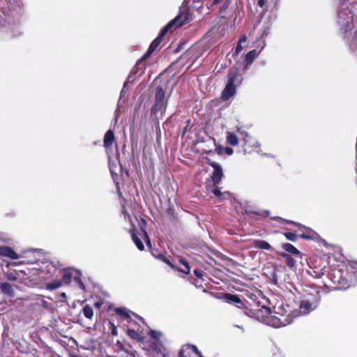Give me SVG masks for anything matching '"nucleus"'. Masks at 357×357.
<instances>
[{"mask_svg":"<svg viewBox=\"0 0 357 357\" xmlns=\"http://www.w3.org/2000/svg\"><path fill=\"white\" fill-rule=\"evenodd\" d=\"M147 248L153 257L164 261L172 269L177 270L184 274L190 273V268L187 261L179 259L177 261L172 263L169 260L170 257L167 255L163 247H147Z\"/></svg>","mask_w":357,"mask_h":357,"instance_id":"obj_1","label":"nucleus"},{"mask_svg":"<svg viewBox=\"0 0 357 357\" xmlns=\"http://www.w3.org/2000/svg\"><path fill=\"white\" fill-rule=\"evenodd\" d=\"M227 77V84L221 93V99L223 101L228 100L236 93V82H241V80L238 81L240 78L238 68L236 67V65L230 68L229 69Z\"/></svg>","mask_w":357,"mask_h":357,"instance_id":"obj_2","label":"nucleus"},{"mask_svg":"<svg viewBox=\"0 0 357 357\" xmlns=\"http://www.w3.org/2000/svg\"><path fill=\"white\" fill-rule=\"evenodd\" d=\"M168 99L165 98V92L162 86H158L155 91L154 104L151 109V114L157 121L161 118L165 112Z\"/></svg>","mask_w":357,"mask_h":357,"instance_id":"obj_3","label":"nucleus"},{"mask_svg":"<svg viewBox=\"0 0 357 357\" xmlns=\"http://www.w3.org/2000/svg\"><path fill=\"white\" fill-rule=\"evenodd\" d=\"M319 301V290L317 288L312 289V291L305 295L301 302L299 311L300 314H307L316 309Z\"/></svg>","mask_w":357,"mask_h":357,"instance_id":"obj_4","label":"nucleus"},{"mask_svg":"<svg viewBox=\"0 0 357 357\" xmlns=\"http://www.w3.org/2000/svg\"><path fill=\"white\" fill-rule=\"evenodd\" d=\"M285 250L280 255L287 266L291 270H296L298 263H301L303 254L296 247H284Z\"/></svg>","mask_w":357,"mask_h":357,"instance_id":"obj_5","label":"nucleus"},{"mask_svg":"<svg viewBox=\"0 0 357 357\" xmlns=\"http://www.w3.org/2000/svg\"><path fill=\"white\" fill-rule=\"evenodd\" d=\"M328 278L334 284L337 285L335 289H346L354 284L347 279L344 271L340 268L331 270L328 273Z\"/></svg>","mask_w":357,"mask_h":357,"instance_id":"obj_6","label":"nucleus"},{"mask_svg":"<svg viewBox=\"0 0 357 357\" xmlns=\"http://www.w3.org/2000/svg\"><path fill=\"white\" fill-rule=\"evenodd\" d=\"M130 232L135 245H144L142 239L144 241L146 245H151V239L147 232L142 227L139 230L132 228Z\"/></svg>","mask_w":357,"mask_h":357,"instance_id":"obj_7","label":"nucleus"},{"mask_svg":"<svg viewBox=\"0 0 357 357\" xmlns=\"http://www.w3.org/2000/svg\"><path fill=\"white\" fill-rule=\"evenodd\" d=\"M301 228L305 231L303 233L298 234L300 238L305 240H313L319 245L323 244V245H330L324 239L321 238L319 235L312 229L305 226H302Z\"/></svg>","mask_w":357,"mask_h":357,"instance_id":"obj_8","label":"nucleus"},{"mask_svg":"<svg viewBox=\"0 0 357 357\" xmlns=\"http://www.w3.org/2000/svg\"><path fill=\"white\" fill-rule=\"evenodd\" d=\"M188 21V16L182 14L178 15L174 19L167 23L160 32L158 36L163 40L164 36L173 27H179Z\"/></svg>","mask_w":357,"mask_h":357,"instance_id":"obj_9","label":"nucleus"},{"mask_svg":"<svg viewBox=\"0 0 357 357\" xmlns=\"http://www.w3.org/2000/svg\"><path fill=\"white\" fill-rule=\"evenodd\" d=\"M293 321V317L289 314L284 315L283 314H280V317L271 316L268 319V325L274 328H280L286 326Z\"/></svg>","mask_w":357,"mask_h":357,"instance_id":"obj_10","label":"nucleus"},{"mask_svg":"<svg viewBox=\"0 0 357 357\" xmlns=\"http://www.w3.org/2000/svg\"><path fill=\"white\" fill-rule=\"evenodd\" d=\"M206 163L213 168L211 178L213 185L216 186L220 183L223 177L222 168L218 162L211 161L210 159H206Z\"/></svg>","mask_w":357,"mask_h":357,"instance_id":"obj_11","label":"nucleus"},{"mask_svg":"<svg viewBox=\"0 0 357 357\" xmlns=\"http://www.w3.org/2000/svg\"><path fill=\"white\" fill-rule=\"evenodd\" d=\"M191 353L195 356L203 357L201 352L195 345L188 344L182 348L179 352V357H191Z\"/></svg>","mask_w":357,"mask_h":357,"instance_id":"obj_12","label":"nucleus"},{"mask_svg":"<svg viewBox=\"0 0 357 357\" xmlns=\"http://www.w3.org/2000/svg\"><path fill=\"white\" fill-rule=\"evenodd\" d=\"M162 41V39L158 36V37L152 41L146 52L143 55V56L141 58L139 61H142L150 56L151 54L160 46Z\"/></svg>","mask_w":357,"mask_h":357,"instance_id":"obj_13","label":"nucleus"},{"mask_svg":"<svg viewBox=\"0 0 357 357\" xmlns=\"http://www.w3.org/2000/svg\"><path fill=\"white\" fill-rule=\"evenodd\" d=\"M245 214L250 218H254L255 216H257V218H256V220H260L263 218L268 217L270 212L266 210H261V211L245 210Z\"/></svg>","mask_w":357,"mask_h":357,"instance_id":"obj_14","label":"nucleus"},{"mask_svg":"<svg viewBox=\"0 0 357 357\" xmlns=\"http://www.w3.org/2000/svg\"><path fill=\"white\" fill-rule=\"evenodd\" d=\"M0 256L7 257L13 259H17L20 255L10 247H0Z\"/></svg>","mask_w":357,"mask_h":357,"instance_id":"obj_15","label":"nucleus"},{"mask_svg":"<svg viewBox=\"0 0 357 357\" xmlns=\"http://www.w3.org/2000/svg\"><path fill=\"white\" fill-rule=\"evenodd\" d=\"M252 142V137L249 136L247 133L245 135V137L243 139V151L245 154H250L252 151H254L253 146H252L251 144Z\"/></svg>","mask_w":357,"mask_h":357,"instance_id":"obj_16","label":"nucleus"},{"mask_svg":"<svg viewBox=\"0 0 357 357\" xmlns=\"http://www.w3.org/2000/svg\"><path fill=\"white\" fill-rule=\"evenodd\" d=\"M115 140L114 133L112 130H108L104 136L103 143L106 149H111Z\"/></svg>","mask_w":357,"mask_h":357,"instance_id":"obj_17","label":"nucleus"},{"mask_svg":"<svg viewBox=\"0 0 357 357\" xmlns=\"http://www.w3.org/2000/svg\"><path fill=\"white\" fill-rule=\"evenodd\" d=\"M259 53V52H257L256 50H252L246 54L244 59L245 69L253 63Z\"/></svg>","mask_w":357,"mask_h":357,"instance_id":"obj_18","label":"nucleus"},{"mask_svg":"<svg viewBox=\"0 0 357 357\" xmlns=\"http://www.w3.org/2000/svg\"><path fill=\"white\" fill-rule=\"evenodd\" d=\"M225 300L228 303L234 304L238 308L243 307V303L241 298L236 295L227 294L225 296Z\"/></svg>","mask_w":357,"mask_h":357,"instance_id":"obj_19","label":"nucleus"},{"mask_svg":"<svg viewBox=\"0 0 357 357\" xmlns=\"http://www.w3.org/2000/svg\"><path fill=\"white\" fill-rule=\"evenodd\" d=\"M231 3V0H213V3L208 8L209 9H213V7L218 3H222L220 8V12L222 13L225 10L227 9L229 5Z\"/></svg>","mask_w":357,"mask_h":357,"instance_id":"obj_20","label":"nucleus"},{"mask_svg":"<svg viewBox=\"0 0 357 357\" xmlns=\"http://www.w3.org/2000/svg\"><path fill=\"white\" fill-rule=\"evenodd\" d=\"M63 282L61 280H54L45 284V288L47 290H55L61 287Z\"/></svg>","mask_w":357,"mask_h":357,"instance_id":"obj_21","label":"nucleus"},{"mask_svg":"<svg viewBox=\"0 0 357 357\" xmlns=\"http://www.w3.org/2000/svg\"><path fill=\"white\" fill-rule=\"evenodd\" d=\"M227 142L231 146H236L238 144V137L233 132H227L226 136Z\"/></svg>","mask_w":357,"mask_h":357,"instance_id":"obj_22","label":"nucleus"},{"mask_svg":"<svg viewBox=\"0 0 357 357\" xmlns=\"http://www.w3.org/2000/svg\"><path fill=\"white\" fill-rule=\"evenodd\" d=\"M71 268H65L63 270V274L62 276V282L66 284H69L72 280L73 273L71 272Z\"/></svg>","mask_w":357,"mask_h":357,"instance_id":"obj_23","label":"nucleus"},{"mask_svg":"<svg viewBox=\"0 0 357 357\" xmlns=\"http://www.w3.org/2000/svg\"><path fill=\"white\" fill-rule=\"evenodd\" d=\"M119 195L121 199V213L124 215L125 218H126V217H128V219L130 220L131 217H130V214L128 213V210L126 206V199L124 197H123L122 193L121 192H119Z\"/></svg>","mask_w":357,"mask_h":357,"instance_id":"obj_24","label":"nucleus"},{"mask_svg":"<svg viewBox=\"0 0 357 357\" xmlns=\"http://www.w3.org/2000/svg\"><path fill=\"white\" fill-rule=\"evenodd\" d=\"M307 273L313 278H320L325 274V270L324 268L317 270L316 268H310V270L307 271Z\"/></svg>","mask_w":357,"mask_h":357,"instance_id":"obj_25","label":"nucleus"},{"mask_svg":"<svg viewBox=\"0 0 357 357\" xmlns=\"http://www.w3.org/2000/svg\"><path fill=\"white\" fill-rule=\"evenodd\" d=\"M1 291L8 295L13 294V289L10 284L8 282H3L0 286Z\"/></svg>","mask_w":357,"mask_h":357,"instance_id":"obj_26","label":"nucleus"},{"mask_svg":"<svg viewBox=\"0 0 357 357\" xmlns=\"http://www.w3.org/2000/svg\"><path fill=\"white\" fill-rule=\"evenodd\" d=\"M75 271V272L77 273V275L74 276L75 282L77 284L78 287L80 289H84V284L83 282L81 280L82 273H81L80 270L76 269Z\"/></svg>","mask_w":357,"mask_h":357,"instance_id":"obj_27","label":"nucleus"},{"mask_svg":"<svg viewBox=\"0 0 357 357\" xmlns=\"http://www.w3.org/2000/svg\"><path fill=\"white\" fill-rule=\"evenodd\" d=\"M83 314L85 317H86L88 319H91L93 316V310L91 307H90L89 305H86L83 308Z\"/></svg>","mask_w":357,"mask_h":357,"instance_id":"obj_28","label":"nucleus"},{"mask_svg":"<svg viewBox=\"0 0 357 357\" xmlns=\"http://www.w3.org/2000/svg\"><path fill=\"white\" fill-rule=\"evenodd\" d=\"M241 309H242L243 313L249 317H255L256 315V312L253 310L245 306L243 304Z\"/></svg>","mask_w":357,"mask_h":357,"instance_id":"obj_29","label":"nucleus"},{"mask_svg":"<svg viewBox=\"0 0 357 357\" xmlns=\"http://www.w3.org/2000/svg\"><path fill=\"white\" fill-rule=\"evenodd\" d=\"M284 235L288 240L293 241V242H295L296 241L297 238L299 237L298 234H296L294 232H285L284 234Z\"/></svg>","mask_w":357,"mask_h":357,"instance_id":"obj_30","label":"nucleus"},{"mask_svg":"<svg viewBox=\"0 0 357 357\" xmlns=\"http://www.w3.org/2000/svg\"><path fill=\"white\" fill-rule=\"evenodd\" d=\"M266 2L267 3H273V8L277 6V0H258L257 4L259 7L262 8L264 6Z\"/></svg>","mask_w":357,"mask_h":357,"instance_id":"obj_31","label":"nucleus"},{"mask_svg":"<svg viewBox=\"0 0 357 357\" xmlns=\"http://www.w3.org/2000/svg\"><path fill=\"white\" fill-rule=\"evenodd\" d=\"M347 269L354 273H357V261H349L347 265Z\"/></svg>","mask_w":357,"mask_h":357,"instance_id":"obj_32","label":"nucleus"},{"mask_svg":"<svg viewBox=\"0 0 357 357\" xmlns=\"http://www.w3.org/2000/svg\"><path fill=\"white\" fill-rule=\"evenodd\" d=\"M149 334L151 337H152L155 340H158L162 335V333L160 331H154V330L150 331Z\"/></svg>","mask_w":357,"mask_h":357,"instance_id":"obj_33","label":"nucleus"},{"mask_svg":"<svg viewBox=\"0 0 357 357\" xmlns=\"http://www.w3.org/2000/svg\"><path fill=\"white\" fill-rule=\"evenodd\" d=\"M116 313L120 314L121 316L128 318L130 317L129 312L124 308H117L116 310Z\"/></svg>","mask_w":357,"mask_h":357,"instance_id":"obj_34","label":"nucleus"},{"mask_svg":"<svg viewBox=\"0 0 357 357\" xmlns=\"http://www.w3.org/2000/svg\"><path fill=\"white\" fill-rule=\"evenodd\" d=\"M11 239L8 238L6 234L0 233V243L3 242L6 243H10Z\"/></svg>","mask_w":357,"mask_h":357,"instance_id":"obj_35","label":"nucleus"},{"mask_svg":"<svg viewBox=\"0 0 357 357\" xmlns=\"http://www.w3.org/2000/svg\"><path fill=\"white\" fill-rule=\"evenodd\" d=\"M128 334L129 336L134 339H137L139 337V334L135 330L132 329H128Z\"/></svg>","mask_w":357,"mask_h":357,"instance_id":"obj_36","label":"nucleus"},{"mask_svg":"<svg viewBox=\"0 0 357 357\" xmlns=\"http://www.w3.org/2000/svg\"><path fill=\"white\" fill-rule=\"evenodd\" d=\"M225 148L222 147V146L220 145H218L216 146V149H215V152L218 154V155H222L225 152Z\"/></svg>","mask_w":357,"mask_h":357,"instance_id":"obj_37","label":"nucleus"},{"mask_svg":"<svg viewBox=\"0 0 357 357\" xmlns=\"http://www.w3.org/2000/svg\"><path fill=\"white\" fill-rule=\"evenodd\" d=\"M224 149H225L224 153H226L228 155H231L234 153V150L231 147L227 146V147H225Z\"/></svg>","mask_w":357,"mask_h":357,"instance_id":"obj_38","label":"nucleus"},{"mask_svg":"<svg viewBox=\"0 0 357 357\" xmlns=\"http://www.w3.org/2000/svg\"><path fill=\"white\" fill-rule=\"evenodd\" d=\"M213 193L218 197L222 195V192L218 188H215L213 190Z\"/></svg>","mask_w":357,"mask_h":357,"instance_id":"obj_39","label":"nucleus"},{"mask_svg":"<svg viewBox=\"0 0 357 357\" xmlns=\"http://www.w3.org/2000/svg\"><path fill=\"white\" fill-rule=\"evenodd\" d=\"M243 50V47L241 45V43H238L236 47V50H235V53L236 54H239Z\"/></svg>","mask_w":357,"mask_h":357,"instance_id":"obj_40","label":"nucleus"},{"mask_svg":"<svg viewBox=\"0 0 357 357\" xmlns=\"http://www.w3.org/2000/svg\"><path fill=\"white\" fill-rule=\"evenodd\" d=\"M206 248L210 250V252H211V253H213V254H214L217 257H218V258H222L223 255H222V254H221L220 252H213V250H212L211 249V248H210V247H206Z\"/></svg>","mask_w":357,"mask_h":357,"instance_id":"obj_41","label":"nucleus"},{"mask_svg":"<svg viewBox=\"0 0 357 357\" xmlns=\"http://www.w3.org/2000/svg\"><path fill=\"white\" fill-rule=\"evenodd\" d=\"M254 245H261V246H264V245H270L268 243H266V241H256Z\"/></svg>","mask_w":357,"mask_h":357,"instance_id":"obj_42","label":"nucleus"},{"mask_svg":"<svg viewBox=\"0 0 357 357\" xmlns=\"http://www.w3.org/2000/svg\"><path fill=\"white\" fill-rule=\"evenodd\" d=\"M291 223L294 224L295 225H296L298 227V230L296 231L297 234L303 233L305 231V230L301 229V227L303 226L302 225L296 224V222H291Z\"/></svg>","mask_w":357,"mask_h":357,"instance_id":"obj_43","label":"nucleus"},{"mask_svg":"<svg viewBox=\"0 0 357 357\" xmlns=\"http://www.w3.org/2000/svg\"><path fill=\"white\" fill-rule=\"evenodd\" d=\"M194 273L195 274V275L197 277V278H202L203 275L202 273V271L198 270V269H195L194 270Z\"/></svg>","mask_w":357,"mask_h":357,"instance_id":"obj_44","label":"nucleus"},{"mask_svg":"<svg viewBox=\"0 0 357 357\" xmlns=\"http://www.w3.org/2000/svg\"><path fill=\"white\" fill-rule=\"evenodd\" d=\"M246 40H247L246 36H245V35H243V36H241V37L240 38V39H239V40H238V43H243V42H245V41H246Z\"/></svg>","mask_w":357,"mask_h":357,"instance_id":"obj_45","label":"nucleus"},{"mask_svg":"<svg viewBox=\"0 0 357 357\" xmlns=\"http://www.w3.org/2000/svg\"><path fill=\"white\" fill-rule=\"evenodd\" d=\"M60 296L63 298V299H66V294L65 292H62L60 294ZM62 301H64V300H61Z\"/></svg>","mask_w":357,"mask_h":357,"instance_id":"obj_46","label":"nucleus"},{"mask_svg":"<svg viewBox=\"0 0 357 357\" xmlns=\"http://www.w3.org/2000/svg\"><path fill=\"white\" fill-rule=\"evenodd\" d=\"M138 249L140 250V251H145L146 249H145V247H137Z\"/></svg>","mask_w":357,"mask_h":357,"instance_id":"obj_47","label":"nucleus"},{"mask_svg":"<svg viewBox=\"0 0 357 357\" xmlns=\"http://www.w3.org/2000/svg\"><path fill=\"white\" fill-rule=\"evenodd\" d=\"M116 328H114L112 330V335H116Z\"/></svg>","mask_w":357,"mask_h":357,"instance_id":"obj_48","label":"nucleus"},{"mask_svg":"<svg viewBox=\"0 0 357 357\" xmlns=\"http://www.w3.org/2000/svg\"><path fill=\"white\" fill-rule=\"evenodd\" d=\"M282 245L287 246V245H292L289 243H284Z\"/></svg>","mask_w":357,"mask_h":357,"instance_id":"obj_49","label":"nucleus"},{"mask_svg":"<svg viewBox=\"0 0 357 357\" xmlns=\"http://www.w3.org/2000/svg\"><path fill=\"white\" fill-rule=\"evenodd\" d=\"M263 248H265L266 250H268L269 248H271V247H268V246H266V247H262Z\"/></svg>","mask_w":357,"mask_h":357,"instance_id":"obj_50","label":"nucleus"},{"mask_svg":"<svg viewBox=\"0 0 357 357\" xmlns=\"http://www.w3.org/2000/svg\"><path fill=\"white\" fill-rule=\"evenodd\" d=\"M95 305H96V307H99V306H100V303H96L95 304Z\"/></svg>","mask_w":357,"mask_h":357,"instance_id":"obj_51","label":"nucleus"},{"mask_svg":"<svg viewBox=\"0 0 357 357\" xmlns=\"http://www.w3.org/2000/svg\"><path fill=\"white\" fill-rule=\"evenodd\" d=\"M235 326L237 327V328H241V327L240 326H238V325H236Z\"/></svg>","mask_w":357,"mask_h":357,"instance_id":"obj_52","label":"nucleus"}]
</instances>
